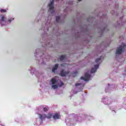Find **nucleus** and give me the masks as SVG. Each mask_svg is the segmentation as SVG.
Wrapping results in <instances>:
<instances>
[{"mask_svg":"<svg viewBox=\"0 0 126 126\" xmlns=\"http://www.w3.org/2000/svg\"><path fill=\"white\" fill-rule=\"evenodd\" d=\"M39 119H40V120H43L44 119H52V118L53 117V114L52 113H49L47 116L46 114H39Z\"/></svg>","mask_w":126,"mask_h":126,"instance_id":"f257e3e1","label":"nucleus"},{"mask_svg":"<svg viewBox=\"0 0 126 126\" xmlns=\"http://www.w3.org/2000/svg\"><path fill=\"white\" fill-rule=\"evenodd\" d=\"M123 45H121L119 47L117 48L116 50V54L117 55H121L122 52H124V49L126 47V45L124 43L122 44Z\"/></svg>","mask_w":126,"mask_h":126,"instance_id":"f03ea898","label":"nucleus"},{"mask_svg":"<svg viewBox=\"0 0 126 126\" xmlns=\"http://www.w3.org/2000/svg\"><path fill=\"white\" fill-rule=\"evenodd\" d=\"M91 75L90 74L86 73L85 74V77H81V79L84 80L85 81H89V79H90Z\"/></svg>","mask_w":126,"mask_h":126,"instance_id":"7ed1b4c3","label":"nucleus"},{"mask_svg":"<svg viewBox=\"0 0 126 126\" xmlns=\"http://www.w3.org/2000/svg\"><path fill=\"white\" fill-rule=\"evenodd\" d=\"M68 73H69V72L65 71H64V70L63 69L61 71L60 75H61V76H62V77H64L66 76L67 74H68Z\"/></svg>","mask_w":126,"mask_h":126,"instance_id":"20e7f679","label":"nucleus"},{"mask_svg":"<svg viewBox=\"0 0 126 126\" xmlns=\"http://www.w3.org/2000/svg\"><path fill=\"white\" fill-rule=\"evenodd\" d=\"M0 17L1 18L0 20V24H1V25H3L2 22H5V19H6L5 16L0 15Z\"/></svg>","mask_w":126,"mask_h":126,"instance_id":"39448f33","label":"nucleus"},{"mask_svg":"<svg viewBox=\"0 0 126 126\" xmlns=\"http://www.w3.org/2000/svg\"><path fill=\"white\" fill-rule=\"evenodd\" d=\"M98 67H99V64L94 65V68H92L91 70V73H94V72H96L97 71V69H98Z\"/></svg>","mask_w":126,"mask_h":126,"instance_id":"423d86ee","label":"nucleus"},{"mask_svg":"<svg viewBox=\"0 0 126 126\" xmlns=\"http://www.w3.org/2000/svg\"><path fill=\"white\" fill-rule=\"evenodd\" d=\"M48 6L49 7V10H48V11L54 9V0H52L50 3L48 4Z\"/></svg>","mask_w":126,"mask_h":126,"instance_id":"0eeeda50","label":"nucleus"},{"mask_svg":"<svg viewBox=\"0 0 126 126\" xmlns=\"http://www.w3.org/2000/svg\"><path fill=\"white\" fill-rule=\"evenodd\" d=\"M53 118L54 120H59L60 119V115H58V113H55Z\"/></svg>","mask_w":126,"mask_h":126,"instance_id":"6e6552de","label":"nucleus"},{"mask_svg":"<svg viewBox=\"0 0 126 126\" xmlns=\"http://www.w3.org/2000/svg\"><path fill=\"white\" fill-rule=\"evenodd\" d=\"M58 67H59V64H56L54 67L52 68V72H56V70L58 69Z\"/></svg>","mask_w":126,"mask_h":126,"instance_id":"1a4fd4ad","label":"nucleus"},{"mask_svg":"<svg viewBox=\"0 0 126 126\" xmlns=\"http://www.w3.org/2000/svg\"><path fill=\"white\" fill-rule=\"evenodd\" d=\"M52 84H56V83L57 82V80H56V79L55 78H53L51 80Z\"/></svg>","mask_w":126,"mask_h":126,"instance_id":"9d476101","label":"nucleus"},{"mask_svg":"<svg viewBox=\"0 0 126 126\" xmlns=\"http://www.w3.org/2000/svg\"><path fill=\"white\" fill-rule=\"evenodd\" d=\"M65 59V55H62L60 57V60L61 61H63Z\"/></svg>","mask_w":126,"mask_h":126,"instance_id":"9b49d317","label":"nucleus"},{"mask_svg":"<svg viewBox=\"0 0 126 126\" xmlns=\"http://www.w3.org/2000/svg\"><path fill=\"white\" fill-rule=\"evenodd\" d=\"M61 19V17L60 16L56 17V22H60V20Z\"/></svg>","mask_w":126,"mask_h":126,"instance_id":"f8f14e48","label":"nucleus"},{"mask_svg":"<svg viewBox=\"0 0 126 126\" xmlns=\"http://www.w3.org/2000/svg\"><path fill=\"white\" fill-rule=\"evenodd\" d=\"M13 19H14V18H9L7 21V23H10V22H11V21H12L13 20Z\"/></svg>","mask_w":126,"mask_h":126,"instance_id":"ddd939ff","label":"nucleus"},{"mask_svg":"<svg viewBox=\"0 0 126 126\" xmlns=\"http://www.w3.org/2000/svg\"><path fill=\"white\" fill-rule=\"evenodd\" d=\"M0 11L1 13H5V12H6V10L3 9H1L0 10Z\"/></svg>","mask_w":126,"mask_h":126,"instance_id":"4468645a","label":"nucleus"},{"mask_svg":"<svg viewBox=\"0 0 126 126\" xmlns=\"http://www.w3.org/2000/svg\"><path fill=\"white\" fill-rule=\"evenodd\" d=\"M52 88H53V89H57V88H58V86L57 85H53L52 86Z\"/></svg>","mask_w":126,"mask_h":126,"instance_id":"2eb2a0df","label":"nucleus"},{"mask_svg":"<svg viewBox=\"0 0 126 126\" xmlns=\"http://www.w3.org/2000/svg\"><path fill=\"white\" fill-rule=\"evenodd\" d=\"M49 109V107H44L43 108L44 112H48V110Z\"/></svg>","mask_w":126,"mask_h":126,"instance_id":"dca6fc26","label":"nucleus"},{"mask_svg":"<svg viewBox=\"0 0 126 126\" xmlns=\"http://www.w3.org/2000/svg\"><path fill=\"white\" fill-rule=\"evenodd\" d=\"M101 61V58H97L95 60V63H99Z\"/></svg>","mask_w":126,"mask_h":126,"instance_id":"f3484780","label":"nucleus"},{"mask_svg":"<svg viewBox=\"0 0 126 126\" xmlns=\"http://www.w3.org/2000/svg\"><path fill=\"white\" fill-rule=\"evenodd\" d=\"M79 85H81V83H76L75 84V86H78Z\"/></svg>","mask_w":126,"mask_h":126,"instance_id":"a211bd4d","label":"nucleus"},{"mask_svg":"<svg viewBox=\"0 0 126 126\" xmlns=\"http://www.w3.org/2000/svg\"><path fill=\"white\" fill-rule=\"evenodd\" d=\"M55 13V10H53L52 11H51V14H53V13Z\"/></svg>","mask_w":126,"mask_h":126,"instance_id":"6ab92c4d","label":"nucleus"},{"mask_svg":"<svg viewBox=\"0 0 126 126\" xmlns=\"http://www.w3.org/2000/svg\"><path fill=\"white\" fill-rule=\"evenodd\" d=\"M61 84H62V85H63V83L62 82Z\"/></svg>","mask_w":126,"mask_h":126,"instance_id":"aec40b11","label":"nucleus"},{"mask_svg":"<svg viewBox=\"0 0 126 126\" xmlns=\"http://www.w3.org/2000/svg\"><path fill=\"white\" fill-rule=\"evenodd\" d=\"M62 66H63V64H61Z\"/></svg>","mask_w":126,"mask_h":126,"instance_id":"412c9836","label":"nucleus"},{"mask_svg":"<svg viewBox=\"0 0 126 126\" xmlns=\"http://www.w3.org/2000/svg\"><path fill=\"white\" fill-rule=\"evenodd\" d=\"M78 0V1H81V0Z\"/></svg>","mask_w":126,"mask_h":126,"instance_id":"4be33fe9","label":"nucleus"},{"mask_svg":"<svg viewBox=\"0 0 126 126\" xmlns=\"http://www.w3.org/2000/svg\"><path fill=\"white\" fill-rule=\"evenodd\" d=\"M71 3H72V1H71Z\"/></svg>","mask_w":126,"mask_h":126,"instance_id":"5701e85b","label":"nucleus"},{"mask_svg":"<svg viewBox=\"0 0 126 126\" xmlns=\"http://www.w3.org/2000/svg\"><path fill=\"white\" fill-rule=\"evenodd\" d=\"M125 71H126V70H125Z\"/></svg>","mask_w":126,"mask_h":126,"instance_id":"b1692460","label":"nucleus"}]
</instances>
